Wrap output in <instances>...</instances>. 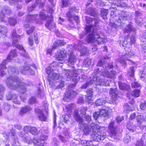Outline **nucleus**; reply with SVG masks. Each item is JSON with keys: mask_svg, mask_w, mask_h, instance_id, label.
Segmentation results:
<instances>
[{"mask_svg": "<svg viewBox=\"0 0 146 146\" xmlns=\"http://www.w3.org/2000/svg\"><path fill=\"white\" fill-rule=\"evenodd\" d=\"M11 36L13 39V45L22 52H20V54L24 57L23 60L25 61V65L21 68L20 72H22L27 70L30 72V73H33L34 72L31 69V65L29 64L31 61V59L27 53L25 52V50L24 48L23 47L18 44V40L20 38V36L17 34L15 29H13V30Z\"/></svg>", "mask_w": 146, "mask_h": 146, "instance_id": "1", "label": "nucleus"}, {"mask_svg": "<svg viewBox=\"0 0 146 146\" xmlns=\"http://www.w3.org/2000/svg\"><path fill=\"white\" fill-rule=\"evenodd\" d=\"M98 21H95V27L93 28V30L90 32L86 38V40L88 42H90L96 40L98 44H103L106 42L107 40L106 38H102L100 37V34L101 29L100 26H98Z\"/></svg>", "mask_w": 146, "mask_h": 146, "instance_id": "2", "label": "nucleus"}, {"mask_svg": "<svg viewBox=\"0 0 146 146\" xmlns=\"http://www.w3.org/2000/svg\"><path fill=\"white\" fill-rule=\"evenodd\" d=\"M6 82L7 86L11 89H16L18 88H20V92L23 94L26 92L25 84L22 83L17 77L9 76L7 77Z\"/></svg>", "mask_w": 146, "mask_h": 146, "instance_id": "3", "label": "nucleus"}, {"mask_svg": "<svg viewBox=\"0 0 146 146\" xmlns=\"http://www.w3.org/2000/svg\"><path fill=\"white\" fill-rule=\"evenodd\" d=\"M90 128L92 129V137L95 141H99L104 140L106 135V133L104 131H100V127L93 123L91 124Z\"/></svg>", "mask_w": 146, "mask_h": 146, "instance_id": "4", "label": "nucleus"}, {"mask_svg": "<svg viewBox=\"0 0 146 146\" xmlns=\"http://www.w3.org/2000/svg\"><path fill=\"white\" fill-rule=\"evenodd\" d=\"M76 11L75 7H72L69 8L68 12L66 14L68 20L70 22V25L72 28L78 24L80 21L78 16L75 15L74 14Z\"/></svg>", "mask_w": 146, "mask_h": 146, "instance_id": "5", "label": "nucleus"}, {"mask_svg": "<svg viewBox=\"0 0 146 146\" xmlns=\"http://www.w3.org/2000/svg\"><path fill=\"white\" fill-rule=\"evenodd\" d=\"M74 117L76 121L79 123L80 128L83 130L84 134L86 135L88 134L90 131V127L84 123L83 119L80 117L78 109H75Z\"/></svg>", "mask_w": 146, "mask_h": 146, "instance_id": "6", "label": "nucleus"}, {"mask_svg": "<svg viewBox=\"0 0 146 146\" xmlns=\"http://www.w3.org/2000/svg\"><path fill=\"white\" fill-rule=\"evenodd\" d=\"M131 23H129L126 25V26L123 30L124 32L129 33V36L130 37V41H129L131 44H134L137 38L136 34V30L132 25Z\"/></svg>", "mask_w": 146, "mask_h": 146, "instance_id": "7", "label": "nucleus"}, {"mask_svg": "<svg viewBox=\"0 0 146 146\" xmlns=\"http://www.w3.org/2000/svg\"><path fill=\"white\" fill-rule=\"evenodd\" d=\"M133 55V54L131 52H128L127 53L123 55L121 58L118 59L119 62L121 64L123 68H125L127 66V64L125 61V60H128L129 61L128 63L129 64L134 65V66H137V64L135 62L128 59Z\"/></svg>", "mask_w": 146, "mask_h": 146, "instance_id": "8", "label": "nucleus"}, {"mask_svg": "<svg viewBox=\"0 0 146 146\" xmlns=\"http://www.w3.org/2000/svg\"><path fill=\"white\" fill-rule=\"evenodd\" d=\"M85 20L86 23L88 24H89L92 23V24L90 25H86L85 27V31L86 33H89L91 31L92 28V30H93V28L95 27V21L97 20L98 21V26H100L99 25V21L98 19V18L96 17H95L94 19L91 18L90 17H88L87 16H85Z\"/></svg>", "mask_w": 146, "mask_h": 146, "instance_id": "9", "label": "nucleus"}, {"mask_svg": "<svg viewBox=\"0 0 146 146\" xmlns=\"http://www.w3.org/2000/svg\"><path fill=\"white\" fill-rule=\"evenodd\" d=\"M38 15H28L26 18V22L25 23L24 27L25 28H28L29 27V23H36L40 24L41 22L40 21H38V20L35 17H36Z\"/></svg>", "mask_w": 146, "mask_h": 146, "instance_id": "10", "label": "nucleus"}, {"mask_svg": "<svg viewBox=\"0 0 146 146\" xmlns=\"http://www.w3.org/2000/svg\"><path fill=\"white\" fill-rule=\"evenodd\" d=\"M117 17H116V18ZM117 19L115 21V22H113L110 23V25L113 28L117 29L119 25H121V24L123 21H125L127 19L126 16L123 15H119L117 17Z\"/></svg>", "mask_w": 146, "mask_h": 146, "instance_id": "11", "label": "nucleus"}, {"mask_svg": "<svg viewBox=\"0 0 146 146\" xmlns=\"http://www.w3.org/2000/svg\"><path fill=\"white\" fill-rule=\"evenodd\" d=\"M66 77H67L66 80L69 81L71 78L74 82V84H70L68 86V90L69 88L71 87L74 88L76 85L77 82L79 80V77L78 76V74H66Z\"/></svg>", "mask_w": 146, "mask_h": 146, "instance_id": "12", "label": "nucleus"}, {"mask_svg": "<svg viewBox=\"0 0 146 146\" xmlns=\"http://www.w3.org/2000/svg\"><path fill=\"white\" fill-rule=\"evenodd\" d=\"M68 54L69 55L68 60V66H72V65H74L76 61V56L74 55L73 50L71 49L68 50Z\"/></svg>", "mask_w": 146, "mask_h": 146, "instance_id": "13", "label": "nucleus"}, {"mask_svg": "<svg viewBox=\"0 0 146 146\" xmlns=\"http://www.w3.org/2000/svg\"><path fill=\"white\" fill-rule=\"evenodd\" d=\"M114 125V121H111L108 127L109 133L110 136L111 137L116 136L117 135L116 128Z\"/></svg>", "mask_w": 146, "mask_h": 146, "instance_id": "14", "label": "nucleus"}, {"mask_svg": "<svg viewBox=\"0 0 146 146\" xmlns=\"http://www.w3.org/2000/svg\"><path fill=\"white\" fill-rule=\"evenodd\" d=\"M47 138L46 136H42L41 137L40 139H38L37 137L33 138L32 142L34 145H37L38 146H44V141Z\"/></svg>", "mask_w": 146, "mask_h": 146, "instance_id": "15", "label": "nucleus"}, {"mask_svg": "<svg viewBox=\"0 0 146 146\" xmlns=\"http://www.w3.org/2000/svg\"><path fill=\"white\" fill-rule=\"evenodd\" d=\"M67 56V51L65 49L62 48L58 50L55 55L56 59L58 60H62Z\"/></svg>", "mask_w": 146, "mask_h": 146, "instance_id": "16", "label": "nucleus"}, {"mask_svg": "<svg viewBox=\"0 0 146 146\" xmlns=\"http://www.w3.org/2000/svg\"><path fill=\"white\" fill-rule=\"evenodd\" d=\"M72 88L70 87L69 88V90H68V87L67 89L66 90V92L65 94V97L64 98V100H66V98L70 99L78 94V93L77 91H72Z\"/></svg>", "mask_w": 146, "mask_h": 146, "instance_id": "17", "label": "nucleus"}, {"mask_svg": "<svg viewBox=\"0 0 146 146\" xmlns=\"http://www.w3.org/2000/svg\"><path fill=\"white\" fill-rule=\"evenodd\" d=\"M52 20L53 19L51 20L50 18L49 20L46 21L45 25L47 29L52 31L55 30L56 27L55 24L52 21Z\"/></svg>", "mask_w": 146, "mask_h": 146, "instance_id": "18", "label": "nucleus"}, {"mask_svg": "<svg viewBox=\"0 0 146 146\" xmlns=\"http://www.w3.org/2000/svg\"><path fill=\"white\" fill-rule=\"evenodd\" d=\"M7 29L6 27L3 25H0V38L4 40L7 38L6 34L7 33Z\"/></svg>", "mask_w": 146, "mask_h": 146, "instance_id": "19", "label": "nucleus"}, {"mask_svg": "<svg viewBox=\"0 0 146 146\" xmlns=\"http://www.w3.org/2000/svg\"><path fill=\"white\" fill-rule=\"evenodd\" d=\"M57 63V62H52L50 65L46 68V73H55L54 71L55 70V66Z\"/></svg>", "mask_w": 146, "mask_h": 146, "instance_id": "20", "label": "nucleus"}, {"mask_svg": "<svg viewBox=\"0 0 146 146\" xmlns=\"http://www.w3.org/2000/svg\"><path fill=\"white\" fill-rule=\"evenodd\" d=\"M6 98L7 100H10L12 98L13 102L17 104H19L20 102L17 98L15 94L12 95L11 93H9L6 95Z\"/></svg>", "mask_w": 146, "mask_h": 146, "instance_id": "21", "label": "nucleus"}, {"mask_svg": "<svg viewBox=\"0 0 146 146\" xmlns=\"http://www.w3.org/2000/svg\"><path fill=\"white\" fill-rule=\"evenodd\" d=\"M97 75L95 74L93 75L92 78H90L89 80L85 84H84L81 86V89H86L89 85H91L94 83L95 81L96 80Z\"/></svg>", "mask_w": 146, "mask_h": 146, "instance_id": "22", "label": "nucleus"}, {"mask_svg": "<svg viewBox=\"0 0 146 146\" xmlns=\"http://www.w3.org/2000/svg\"><path fill=\"white\" fill-rule=\"evenodd\" d=\"M129 39L127 37H125L124 38H122L121 40H120L119 44L120 46L123 47H129L131 44L129 41Z\"/></svg>", "mask_w": 146, "mask_h": 146, "instance_id": "23", "label": "nucleus"}, {"mask_svg": "<svg viewBox=\"0 0 146 146\" xmlns=\"http://www.w3.org/2000/svg\"><path fill=\"white\" fill-rule=\"evenodd\" d=\"M11 135L13 137L12 138L13 141L12 143V146H20V144L19 142L18 139L17 137L15 136V133L13 130H12L11 132Z\"/></svg>", "mask_w": 146, "mask_h": 146, "instance_id": "24", "label": "nucleus"}, {"mask_svg": "<svg viewBox=\"0 0 146 146\" xmlns=\"http://www.w3.org/2000/svg\"><path fill=\"white\" fill-rule=\"evenodd\" d=\"M38 16L36 17H35V18L37 20H38V21H40L41 23H42V21H42H44L47 18H49V19H50V17L48 16V15L47 14H45V13L43 11H41L39 13V18L40 19H38V15L36 14ZM42 23L40 24H41Z\"/></svg>", "mask_w": 146, "mask_h": 146, "instance_id": "25", "label": "nucleus"}, {"mask_svg": "<svg viewBox=\"0 0 146 146\" xmlns=\"http://www.w3.org/2000/svg\"><path fill=\"white\" fill-rule=\"evenodd\" d=\"M111 111V109L110 108L107 107L105 109H101L99 111L101 116L104 117H108V113Z\"/></svg>", "mask_w": 146, "mask_h": 146, "instance_id": "26", "label": "nucleus"}, {"mask_svg": "<svg viewBox=\"0 0 146 146\" xmlns=\"http://www.w3.org/2000/svg\"><path fill=\"white\" fill-rule=\"evenodd\" d=\"M140 40L141 42H144V43H141V48L145 50V51H146V44H145L144 42H145L146 44V32L143 33L140 38Z\"/></svg>", "mask_w": 146, "mask_h": 146, "instance_id": "27", "label": "nucleus"}, {"mask_svg": "<svg viewBox=\"0 0 146 146\" xmlns=\"http://www.w3.org/2000/svg\"><path fill=\"white\" fill-rule=\"evenodd\" d=\"M59 74H49L48 77V80L50 83L52 80H57L59 78Z\"/></svg>", "mask_w": 146, "mask_h": 146, "instance_id": "28", "label": "nucleus"}, {"mask_svg": "<svg viewBox=\"0 0 146 146\" xmlns=\"http://www.w3.org/2000/svg\"><path fill=\"white\" fill-rule=\"evenodd\" d=\"M65 44H66V43L64 42L63 40H58L54 43L52 48L55 49L58 46L64 45Z\"/></svg>", "mask_w": 146, "mask_h": 146, "instance_id": "29", "label": "nucleus"}, {"mask_svg": "<svg viewBox=\"0 0 146 146\" xmlns=\"http://www.w3.org/2000/svg\"><path fill=\"white\" fill-rule=\"evenodd\" d=\"M31 108L29 106H27L22 108L19 112V114L22 115L27 112L31 111Z\"/></svg>", "mask_w": 146, "mask_h": 146, "instance_id": "30", "label": "nucleus"}, {"mask_svg": "<svg viewBox=\"0 0 146 146\" xmlns=\"http://www.w3.org/2000/svg\"><path fill=\"white\" fill-rule=\"evenodd\" d=\"M86 13L87 14L98 18L97 14L96 13L94 9L92 8H90L87 10Z\"/></svg>", "mask_w": 146, "mask_h": 146, "instance_id": "31", "label": "nucleus"}, {"mask_svg": "<svg viewBox=\"0 0 146 146\" xmlns=\"http://www.w3.org/2000/svg\"><path fill=\"white\" fill-rule=\"evenodd\" d=\"M1 11L3 12H5L6 13L9 15H10L12 13V11L10 7L7 5L3 6Z\"/></svg>", "mask_w": 146, "mask_h": 146, "instance_id": "32", "label": "nucleus"}, {"mask_svg": "<svg viewBox=\"0 0 146 146\" xmlns=\"http://www.w3.org/2000/svg\"><path fill=\"white\" fill-rule=\"evenodd\" d=\"M97 80L95 81L94 83H95L96 85H106L105 82V80L103 79H101L99 77L97 76Z\"/></svg>", "mask_w": 146, "mask_h": 146, "instance_id": "33", "label": "nucleus"}, {"mask_svg": "<svg viewBox=\"0 0 146 146\" xmlns=\"http://www.w3.org/2000/svg\"><path fill=\"white\" fill-rule=\"evenodd\" d=\"M110 93L112 98L113 99V100H115L117 96V91L116 89L112 88L110 89Z\"/></svg>", "mask_w": 146, "mask_h": 146, "instance_id": "34", "label": "nucleus"}, {"mask_svg": "<svg viewBox=\"0 0 146 146\" xmlns=\"http://www.w3.org/2000/svg\"><path fill=\"white\" fill-rule=\"evenodd\" d=\"M110 57L107 56H105L102 58V59L99 61L97 64V66H103L106 63L105 61L106 59H109Z\"/></svg>", "mask_w": 146, "mask_h": 146, "instance_id": "35", "label": "nucleus"}, {"mask_svg": "<svg viewBox=\"0 0 146 146\" xmlns=\"http://www.w3.org/2000/svg\"><path fill=\"white\" fill-rule=\"evenodd\" d=\"M38 117L39 120L41 121H45L46 119V116L44 115L43 112L40 110L38 111Z\"/></svg>", "mask_w": 146, "mask_h": 146, "instance_id": "36", "label": "nucleus"}, {"mask_svg": "<svg viewBox=\"0 0 146 146\" xmlns=\"http://www.w3.org/2000/svg\"><path fill=\"white\" fill-rule=\"evenodd\" d=\"M8 21L9 24L13 26H15L17 23L16 19L14 17H10L8 18Z\"/></svg>", "mask_w": 146, "mask_h": 146, "instance_id": "37", "label": "nucleus"}, {"mask_svg": "<svg viewBox=\"0 0 146 146\" xmlns=\"http://www.w3.org/2000/svg\"><path fill=\"white\" fill-rule=\"evenodd\" d=\"M108 10L103 8L101 9V15L104 19H105L107 18V15L108 13Z\"/></svg>", "mask_w": 146, "mask_h": 146, "instance_id": "38", "label": "nucleus"}, {"mask_svg": "<svg viewBox=\"0 0 146 146\" xmlns=\"http://www.w3.org/2000/svg\"><path fill=\"white\" fill-rule=\"evenodd\" d=\"M106 98H101L100 99L97 100L96 102V104L97 105L100 106L103 105L105 104L106 102Z\"/></svg>", "mask_w": 146, "mask_h": 146, "instance_id": "39", "label": "nucleus"}, {"mask_svg": "<svg viewBox=\"0 0 146 146\" xmlns=\"http://www.w3.org/2000/svg\"><path fill=\"white\" fill-rule=\"evenodd\" d=\"M127 127L131 132H133L135 130L136 127L133 123H128L127 125Z\"/></svg>", "mask_w": 146, "mask_h": 146, "instance_id": "40", "label": "nucleus"}, {"mask_svg": "<svg viewBox=\"0 0 146 146\" xmlns=\"http://www.w3.org/2000/svg\"><path fill=\"white\" fill-rule=\"evenodd\" d=\"M136 119L137 122L139 123L138 124V126H140V124L141 123L145 120L144 118L143 115L140 114L137 115Z\"/></svg>", "mask_w": 146, "mask_h": 146, "instance_id": "41", "label": "nucleus"}, {"mask_svg": "<svg viewBox=\"0 0 146 146\" xmlns=\"http://www.w3.org/2000/svg\"><path fill=\"white\" fill-rule=\"evenodd\" d=\"M18 72V69L14 66H9L8 69V73H16Z\"/></svg>", "mask_w": 146, "mask_h": 146, "instance_id": "42", "label": "nucleus"}, {"mask_svg": "<svg viewBox=\"0 0 146 146\" xmlns=\"http://www.w3.org/2000/svg\"><path fill=\"white\" fill-rule=\"evenodd\" d=\"M25 135V137H23L24 141L25 143H27L29 144L32 143V141L30 137L27 135V133H26Z\"/></svg>", "mask_w": 146, "mask_h": 146, "instance_id": "43", "label": "nucleus"}, {"mask_svg": "<svg viewBox=\"0 0 146 146\" xmlns=\"http://www.w3.org/2000/svg\"><path fill=\"white\" fill-rule=\"evenodd\" d=\"M91 62V60L89 58H87L84 59L83 62V65L84 66L88 67L90 65Z\"/></svg>", "mask_w": 146, "mask_h": 146, "instance_id": "44", "label": "nucleus"}, {"mask_svg": "<svg viewBox=\"0 0 146 146\" xmlns=\"http://www.w3.org/2000/svg\"><path fill=\"white\" fill-rule=\"evenodd\" d=\"M0 19L1 22L5 23H7V19L5 18V15L3 11H0Z\"/></svg>", "mask_w": 146, "mask_h": 146, "instance_id": "45", "label": "nucleus"}, {"mask_svg": "<svg viewBox=\"0 0 146 146\" xmlns=\"http://www.w3.org/2000/svg\"><path fill=\"white\" fill-rule=\"evenodd\" d=\"M119 85L120 89L123 90L127 88L128 86L126 84L119 82Z\"/></svg>", "mask_w": 146, "mask_h": 146, "instance_id": "46", "label": "nucleus"}, {"mask_svg": "<svg viewBox=\"0 0 146 146\" xmlns=\"http://www.w3.org/2000/svg\"><path fill=\"white\" fill-rule=\"evenodd\" d=\"M30 133L33 135H36L39 133V131L38 130L36 127H31Z\"/></svg>", "mask_w": 146, "mask_h": 146, "instance_id": "47", "label": "nucleus"}, {"mask_svg": "<svg viewBox=\"0 0 146 146\" xmlns=\"http://www.w3.org/2000/svg\"><path fill=\"white\" fill-rule=\"evenodd\" d=\"M81 52L82 55H87L88 53L87 48L86 46H84L82 49L79 50Z\"/></svg>", "mask_w": 146, "mask_h": 146, "instance_id": "48", "label": "nucleus"}, {"mask_svg": "<svg viewBox=\"0 0 146 146\" xmlns=\"http://www.w3.org/2000/svg\"><path fill=\"white\" fill-rule=\"evenodd\" d=\"M38 97L42 98L44 96V93L43 91H42L40 88H38L36 94Z\"/></svg>", "mask_w": 146, "mask_h": 146, "instance_id": "49", "label": "nucleus"}, {"mask_svg": "<svg viewBox=\"0 0 146 146\" xmlns=\"http://www.w3.org/2000/svg\"><path fill=\"white\" fill-rule=\"evenodd\" d=\"M115 4L118 7H124L127 5V4L122 1L117 2V3H115Z\"/></svg>", "mask_w": 146, "mask_h": 146, "instance_id": "50", "label": "nucleus"}, {"mask_svg": "<svg viewBox=\"0 0 146 146\" xmlns=\"http://www.w3.org/2000/svg\"><path fill=\"white\" fill-rule=\"evenodd\" d=\"M102 67H97L95 68L94 73H104V69H102Z\"/></svg>", "mask_w": 146, "mask_h": 146, "instance_id": "51", "label": "nucleus"}, {"mask_svg": "<svg viewBox=\"0 0 146 146\" xmlns=\"http://www.w3.org/2000/svg\"><path fill=\"white\" fill-rule=\"evenodd\" d=\"M58 85L55 88L56 89H59L63 88L64 86V82L63 81H61L58 82Z\"/></svg>", "mask_w": 146, "mask_h": 146, "instance_id": "52", "label": "nucleus"}, {"mask_svg": "<svg viewBox=\"0 0 146 146\" xmlns=\"http://www.w3.org/2000/svg\"><path fill=\"white\" fill-rule=\"evenodd\" d=\"M62 7H67L70 4L69 0H62Z\"/></svg>", "mask_w": 146, "mask_h": 146, "instance_id": "53", "label": "nucleus"}, {"mask_svg": "<svg viewBox=\"0 0 146 146\" xmlns=\"http://www.w3.org/2000/svg\"><path fill=\"white\" fill-rule=\"evenodd\" d=\"M4 89L3 87L1 85H0V100H2L3 96V92Z\"/></svg>", "mask_w": 146, "mask_h": 146, "instance_id": "54", "label": "nucleus"}, {"mask_svg": "<svg viewBox=\"0 0 146 146\" xmlns=\"http://www.w3.org/2000/svg\"><path fill=\"white\" fill-rule=\"evenodd\" d=\"M133 96L136 97H139L140 95V90L138 89H136L134 90L133 92V94L132 96Z\"/></svg>", "mask_w": 146, "mask_h": 146, "instance_id": "55", "label": "nucleus"}, {"mask_svg": "<svg viewBox=\"0 0 146 146\" xmlns=\"http://www.w3.org/2000/svg\"><path fill=\"white\" fill-rule=\"evenodd\" d=\"M130 136L129 135H127L124 137L123 141L125 143H127L130 141Z\"/></svg>", "mask_w": 146, "mask_h": 146, "instance_id": "56", "label": "nucleus"}, {"mask_svg": "<svg viewBox=\"0 0 146 146\" xmlns=\"http://www.w3.org/2000/svg\"><path fill=\"white\" fill-rule=\"evenodd\" d=\"M36 101V99L34 96H32L29 100V102L31 104L35 103Z\"/></svg>", "mask_w": 146, "mask_h": 146, "instance_id": "57", "label": "nucleus"}, {"mask_svg": "<svg viewBox=\"0 0 146 146\" xmlns=\"http://www.w3.org/2000/svg\"><path fill=\"white\" fill-rule=\"evenodd\" d=\"M73 104H70L66 105V109L67 110V111L70 112H71L73 109Z\"/></svg>", "mask_w": 146, "mask_h": 146, "instance_id": "58", "label": "nucleus"}, {"mask_svg": "<svg viewBox=\"0 0 146 146\" xmlns=\"http://www.w3.org/2000/svg\"><path fill=\"white\" fill-rule=\"evenodd\" d=\"M92 96L90 95L86 96V101L90 103H92L91 101H93V99L92 98Z\"/></svg>", "mask_w": 146, "mask_h": 146, "instance_id": "59", "label": "nucleus"}, {"mask_svg": "<svg viewBox=\"0 0 146 146\" xmlns=\"http://www.w3.org/2000/svg\"><path fill=\"white\" fill-rule=\"evenodd\" d=\"M105 77H107L112 78H113L114 76V74H102Z\"/></svg>", "mask_w": 146, "mask_h": 146, "instance_id": "60", "label": "nucleus"}, {"mask_svg": "<svg viewBox=\"0 0 146 146\" xmlns=\"http://www.w3.org/2000/svg\"><path fill=\"white\" fill-rule=\"evenodd\" d=\"M141 14L140 12L138 11H136L135 12V19H139L141 18L140 17L141 16Z\"/></svg>", "mask_w": 146, "mask_h": 146, "instance_id": "61", "label": "nucleus"}, {"mask_svg": "<svg viewBox=\"0 0 146 146\" xmlns=\"http://www.w3.org/2000/svg\"><path fill=\"white\" fill-rule=\"evenodd\" d=\"M93 117L95 119H96L100 116H101L99 111H96L93 114Z\"/></svg>", "mask_w": 146, "mask_h": 146, "instance_id": "62", "label": "nucleus"}, {"mask_svg": "<svg viewBox=\"0 0 146 146\" xmlns=\"http://www.w3.org/2000/svg\"><path fill=\"white\" fill-rule=\"evenodd\" d=\"M131 85L132 87L134 88H139L140 86V85L139 83L135 82L132 83Z\"/></svg>", "mask_w": 146, "mask_h": 146, "instance_id": "63", "label": "nucleus"}, {"mask_svg": "<svg viewBox=\"0 0 146 146\" xmlns=\"http://www.w3.org/2000/svg\"><path fill=\"white\" fill-rule=\"evenodd\" d=\"M136 146H145L144 144V141L142 140L138 141L136 144Z\"/></svg>", "mask_w": 146, "mask_h": 146, "instance_id": "64", "label": "nucleus"}]
</instances>
